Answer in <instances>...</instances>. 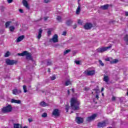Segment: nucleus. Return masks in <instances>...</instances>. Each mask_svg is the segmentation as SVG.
I'll list each match as a JSON object with an SVG mask.
<instances>
[{
	"label": "nucleus",
	"instance_id": "obj_1",
	"mask_svg": "<svg viewBox=\"0 0 128 128\" xmlns=\"http://www.w3.org/2000/svg\"><path fill=\"white\" fill-rule=\"evenodd\" d=\"M71 108L73 110H80V102L76 98H73L70 100Z\"/></svg>",
	"mask_w": 128,
	"mask_h": 128
},
{
	"label": "nucleus",
	"instance_id": "obj_2",
	"mask_svg": "<svg viewBox=\"0 0 128 128\" xmlns=\"http://www.w3.org/2000/svg\"><path fill=\"white\" fill-rule=\"evenodd\" d=\"M112 48V46H107V47H102L98 48L97 49L98 52H106L107 50H110Z\"/></svg>",
	"mask_w": 128,
	"mask_h": 128
},
{
	"label": "nucleus",
	"instance_id": "obj_3",
	"mask_svg": "<svg viewBox=\"0 0 128 128\" xmlns=\"http://www.w3.org/2000/svg\"><path fill=\"white\" fill-rule=\"evenodd\" d=\"M12 108V106L8 105V106L4 107L2 108V112H10Z\"/></svg>",
	"mask_w": 128,
	"mask_h": 128
},
{
	"label": "nucleus",
	"instance_id": "obj_4",
	"mask_svg": "<svg viewBox=\"0 0 128 128\" xmlns=\"http://www.w3.org/2000/svg\"><path fill=\"white\" fill-rule=\"evenodd\" d=\"M6 62L8 66H13V64H18V61L16 60H10L7 58L6 60Z\"/></svg>",
	"mask_w": 128,
	"mask_h": 128
},
{
	"label": "nucleus",
	"instance_id": "obj_5",
	"mask_svg": "<svg viewBox=\"0 0 128 128\" xmlns=\"http://www.w3.org/2000/svg\"><path fill=\"white\" fill-rule=\"evenodd\" d=\"M50 42H52L54 44H56V42H58V36L56 34H54L52 38L50 39Z\"/></svg>",
	"mask_w": 128,
	"mask_h": 128
},
{
	"label": "nucleus",
	"instance_id": "obj_6",
	"mask_svg": "<svg viewBox=\"0 0 128 128\" xmlns=\"http://www.w3.org/2000/svg\"><path fill=\"white\" fill-rule=\"evenodd\" d=\"M98 116V114H93L91 116L88 117L86 118V122H89L94 120L96 117Z\"/></svg>",
	"mask_w": 128,
	"mask_h": 128
},
{
	"label": "nucleus",
	"instance_id": "obj_7",
	"mask_svg": "<svg viewBox=\"0 0 128 128\" xmlns=\"http://www.w3.org/2000/svg\"><path fill=\"white\" fill-rule=\"evenodd\" d=\"M106 124H108V120H104L102 122H98V128H104V126H106Z\"/></svg>",
	"mask_w": 128,
	"mask_h": 128
},
{
	"label": "nucleus",
	"instance_id": "obj_8",
	"mask_svg": "<svg viewBox=\"0 0 128 128\" xmlns=\"http://www.w3.org/2000/svg\"><path fill=\"white\" fill-rule=\"evenodd\" d=\"M84 73L86 74V76H94L96 74V71L94 70H87L85 71Z\"/></svg>",
	"mask_w": 128,
	"mask_h": 128
},
{
	"label": "nucleus",
	"instance_id": "obj_9",
	"mask_svg": "<svg viewBox=\"0 0 128 128\" xmlns=\"http://www.w3.org/2000/svg\"><path fill=\"white\" fill-rule=\"evenodd\" d=\"M52 116H60V110L58 109H55L53 110L52 113Z\"/></svg>",
	"mask_w": 128,
	"mask_h": 128
},
{
	"label": "nucleus",
	"instance_id": "obj_10",
	"mask_svg": "<svg viewBox=\"0 0 128 128\" xmlns=\"http://www.w3.org/2000/svg\"><path fill=\"white\" fill-rule=\"evenodd\" d=\"M92 26V24L90 23H87L84 26V28H85V30H90Z\"/></svg>",
	"mask_w": 128,
	"mask_h": 128
},
{
	"label": "nucleus",
	"instance_id": "obj_11",
	"mask_svg": "<svg viewBox=\"0 0 128 128\" xmlns=\"http://www.w3.org/2000/svg\"><path fill=\"white\" fill-rule=\"evenodd\" d=\"M12 92L13 94H15L16 96V94H20L22 92V91L20 90H18V89L15 88L12 90Z\"/></svg>",
	"mask_w": 128,
	"mask_h": 128
},
{
	"label": "nucleus",
	"instance_id": "obj_12",
	"mask_svg": "<svg viewBox=\"0 0 128 128\" xmlns=\"http://www.w3.org/2000/svg\"><path fill=\"white\" fill-rule=\"evenodd\" d=\"M22 2L23 4V5L24 6H25L26 8H28V10H30V6H28V2L26 1V0H22Z\"/></svg>",
	"mask_w": 128,
	"mask_h": 128
},
{
	"label": "nucleus",
	"instance_id": "obj_13",
	"mask_svg": "<svg viewBox=\"0 0 128 128\" xmlns=\"http://www.w3.org/2000/svg\"><path fill=\"white\" fill-rule=\"evenodd\" d=\"M25 56H26V60H32V55L30 54V53L28 52V51H26V54Z\"/></svg>",
	"mask_w": 128,
	"mask_h": 128
},
{
	"label": "nucleus",
	"instance_id": "obj_14",
	"mask_svg": "<svg viewBox=\"0 0 128 128\" xmlns=\"http://www.w3.org/2000/svg\"><path fill=\"white\" fill-rule=\"evenodd\" d=\"M78 6L76 10V14H80V0H78Z\"/></svg>",
	"mask_w": 128,
	"mask_h": 128
},
{
	"label": "nucleus",
	"instance_id": "obj_15",
	"mask_svg": "<svg viewBox=\"0 0 128 128\" xmlns=\"http://www.w3.org/2000/svg\"><path fill=\"white\" fill-rule=\"evenodd\" d=\"M42 28L39 29L38 32V36H37V38L40 40L42 38Z\"/></svg>",
	"mask_w": 128,
	"mask_h": 128
},
{
	"label": "nucleus",
	"instance_id": "obj_16",
	"mask_svg": "<svg viewBox=\"0 0 128 128\" xmlns=\"http://www.w3.org/2000/svg\"><path fill=\"white\" fill-rule=\"evenodd\" d=\"M24 35L21 36L17 38L16 42H22V40H24Z\"/></svg>",
	"mask_w": 128,
	"mask_h": 128
},
{
	"label": "nucleus",
	"instance_id": "obj_17",
	"mask_svg": "<svg viewBox=\"0 0 128 128\" xmlns=\"http://www.w3.org/2000/svg\"><path fill=\"white\" fill-rule=\"evenodd\" d=\"M11 102L14 104H21L22 102L20 101V100H16L14 99H12L11 100Z\"/></svg>",
	"mask_w": 128,
	"mask_h": 128
},
{
	"label": "nucleus",
	"instance_id": "obj_18",
	"mask_svg": "<svg viewBox=\"0 0 128 128\" xmlns=\"http://www.w3.org/2000/svg\"><path fill=\"white\" fill-rule=\"evenodd\" d=\"M108 6H110V5L107 4H106L104 6H100V8H102V10H108Z\"/></svg>",
	"mask_w": 128,
	"mask_h": 128
},
{
	"label": "nucleus",
	"instance_id": "obj_19",
	"mask_svg": "<svg viewBox=\"0 0 128 128\" xmlns=\"http://www.w3.org/2000/svg\"><path fill=\"white\" fill-rule=\"evenodd\" d=\"M73 22L72 20H68L66 22V24L68 26H72Z\"/></svg>",
	"mask_w": 128,
	"mask_h": 128
},
{
	"label": "nucleus",
	"instance_id": "obj_20",
	"mask_svg": "<svg viewBox=\"0 0 128 128\" xmlns=\"http://www.w3.org/2000/svg\"><path fill=\"white\" fill-rule=\"evenodd\" d=\"M40 106H48V104H46V102H42L40 103Z\"/></svg>",
	"mask_w": 128,
	"mask_h": 128
},
{
	"label": "nucleus",
	"instance_id": "obj_21",
	"mask_svg": "<svg viewBox=\"0 0 128 128\" xmlns=\"http://www.w3.org/2000/svg\"><path fill=\"white\" fill-rule=\"evenodd\" d=\"M76 122L78 124H80V117L77 116L76 118Z\"/></svg>",
	"mask_w": 128,
	"mask_h": 128
},
{
	"label": "nucleus",
	"instance_id": "obj_22",
	"mask_svg": "<svg viewBox=\"0 0 128 128\" xmlns=\"http://www.w3.org/2000/svg\"><path fill=\"white\" fill-rule=\"evenodd\" d=\"M124 42H126V44L128 45V34H126L124 36Z\"/></svg>",
	"mask_w": 128,
	"mask_h": 128
},
{
	"label": "nucleus",
	"instance_id": "obj_23",
	"mask_svg": "<svg viewBox=\"0 0 128 128\" xmlns=\"http://www.w3.org/2000/svg\"><path fill=\"white\" fill-rule=\"evenodd\" d=\"M108 80H110V78H108V76H104V81L106 82H108Z\"/></svg>",
	"mask_w": 128,
	"mask_h": 128
},
{
	"label": "nucleus",
	"instance_id": "obj_24",
	"mask_svg": "<svg viewBox=\"0 0 128 128\" xmlns=\"http://www.w3.org/2000/svg\"><path fill=\"white\" fill-rule=\"evenodd\" d=\"M26 51H24L22 53L18 54V56H26Z\"/></svg>",
	"mask_w": 128,
	"mask_h": 128
},
{
	"label": "nucleus",
	"instance_id": "obj_25",
	"mask_svg": "<svg viewBox=\"0 0 128 128\" xmlns=\"http://www.w3.org/2000/svg\"><path fill=\"white\" fill-rule=\"evenodd\" d=\"M117 62H118V59H114L112 61H110V63L112 64H117Z\"/></svg>",
	"mask_w": 128,
	"mask_h": 128
},
{
	"label": "nucleus",
	"instance_id": "obj_26",
	"mask_svg": "<svg viewBox=\"0 0 128 128\" xmlns=\"http://www.w3.org/2000/svg\"><path fill=\"white\" fill-rule=\"evenodd\" d=\"M70 81L67 80L65 82V86H70Z\"/></svg>",
	"mask_w": 128,
	"mask_h": 128
},
{
	"label": "nucleus",
	"instance_id": "obj_27",
	"mask_svg": "<svg viewBox=\"0 0 128 128\" xmlns=\"http://www.w3.org/2000/svg\"><path fill=\"white\" fill-rule=\"evenodd\" d=\"M14 128H20V124H14Z\"/></svg>",
	"mask_w": 128,
	"mask_h": 128
},
{
	"label": "nucleus",
	"instance_id": "obj_28",
	"mask_svg": "<svg viewBox=\"0 0 128 128\" xmlns=\"http://www.w3.org/2000/svg\"><path fill=\"white\" fill-rule=\"evenodd\" d=\"M10 22H7L6 23V28H8V26H10Z\"/></svg>",
	"mask_w": 128,
	"mask_h": 128
},
{
	"label": "nucleus",
	"instance_id": "obj_29",
	"mask_svg": "<svg viewBox=\"0 0 128 128\" xmlns=\"http://www.w3.org/2000/svg\"><path fill=\"white\" fill-rule=\"evenodd\" d=\"M23 89L24 92H28V90H26V85L23 86Z\"/></svg>",
	"mask_w": 128,
	"mask_h": 128
},
{
	"label": "nucleus",
	"instance_id": "obj_30",
	"mask_svg": "<svg viewBox=\"0 0 128 128\" xmlns=\"http://www.w3.org/2000/svg\"><path fill=\"white\" fill-rule=\"evenodd\" d=\"M4 56H5V58H8V57L10 56V52H7L5 54Z\"/></svg>",
	"mask_w": 128,
	"mask_h": 128
},
{
	"label": "nucleus",
	"instance_id": "obj_31",
	"mask_svg": "<svg viewBox=\"0 0 128 128\" xmlns=\"http://www.w3.org/2000/svg\"><path fill=\"white\" fill-rule=\"evenodd\" d=\"M42 116V118H46L48 116V114L46 112L43 113Z\"/></svg>",
	"mask_w": 128,
	"mask_h": 128
},
{
	"label": "nucleus",
	"instance_id": "obj_32",
	"mask_svg": "<svg viewBox=\"0 0 128 128\" xmlns=\"http://www.w3.org/2000/svg\"><path fill=\"white\" fill-rule=\"evenodd\" d=\"M10 32H13L14 30V26H10Z\"/></svg>",
	"mask_w": 128,
	"mask_h": 128
},
{
	"label": "nucleus",
	"instance_id": "obj_33",
	"mask_svg": "<svg viewBox=\"0 0 128 128\" xmlns=\"http://www.w3.org/2000/svg\"><path fill=\"white\" fill-rule=\"evenodd\" d=\"M68 110H70V106L68 105H66V112H68Z\"/></svg>",
	"mask_w": 128,
	"mask_h": 128
},
{
	"label": "nucleus",
	"instance_id": "obj_34",
	"mask_svg": "<svg viewBox=\"0 0 128 128\" xmlns=\"http://www.w3.org/2000/svg\"><path fill=\"white\" fill-rule=\"evenodd\" d=\"M56 20L58 22H60L62 20V17H60V16H58L56 18Z\"/></svg>",
	"mask_w": 128,
	"mask_h": 128
},
{
	"label": "nucleus",
	"instance_id": "obj_35",
	"mask_svg": "<svg viewBox=\"0 0 128 128\" xmlns=\"http://www.w3.org/2000/svg\"><path fill=\"white\" fill-rule=\"evenodd\" d=\"M70 52V50H67L64 52V54H68Z\"/></svg>",
	"mask_w": 128,
	"mask_h": 128
},
{
	"label": "nucleus",
	"instance_id": "obj_36",
	"mask_svg": "<svg viewBox=\"0 0 128 128\" xmlns=\"http://www.w3.org/2000/svg\"><path fill=\"white\" fill-rule=\"evenodd\" d=\"M74 62L76 64H80V60H75Z\"/></svg>",
	"mask_w": 128,
	"mask_h": 128
},
{
	"label": "nucleus",
	"instance_id": "obj_37",
	"mask_svg": "<svg viewBox=\"0 0 128 128\" xmlns=\"http://www.w3.org/2000/svg\"><path fill=\"white\" fill-rule=\"evenodd\" d=\"M99 64H100L102 66H104V64L102 62L101 60H99Z\"/></svg>",
	"mask_w": 128,
	"mask_h": 128
},
{
	"label": "nucleus",
	"instance_id": "obj_38",
	"mask_svg": "<svg viewBox=\"0 0 128 128\" xmlns=\"http://www.w3.org/2000/svg\"><path fill=\"white\" fill-rule=\"evenodd\" d=\"M52 64V62L50 60H48L47 62V66H50Z\"/></svg>",
	"mask_w": 128,
	"mask_h": 128
},
{
	"label": "nucleus",
	"instance_id": "obj_39",
	"mask_svg": "<svg viewBox=\"0 0 128 128\" xmlns=\"http://www.w3.org/2000/svg\"><path fill=\"white\" fill-rule=\"evenodd\" d=\"M50 78L52 80H56V76H52L50 77Z\"/></svg>",
	"mask_w": 128,
	"mask_h": 128
},
{
	"label": "nucleus",
	"instance_id": "obj_40",
	"mask_svg": "<svg viewBox=\"0 0 128 128\" xmlns=\"http://www.w3.org/2000/svg\"><path fill=\"white\" fill-rule=\"evenodd\" d=\"M47 33L48 36H50L52 34V31H50V30H49L48 31Z\"/></svg>",
	"mask_w": 128,
	"mask_h": 128
},
{
	"label": "nucleus",
	"instance_id": "obj_41",
	"mask_svg": "<svg viewBox=\"0 0 128 128\" xmlns=\"http://www.w3.org/2000/svg\"><path fill=\"white\" fill-rule=\"evenodd\" d=\"M84 90L88 91V90H90V88H88V87H85Z\"/></svg>",
	"mask_w": 128,
	"mask_h": 128
},
{
	"label": "nucleus",
	"instance_id": "obj_42",
	"mask_svg": "<svg viewBox=\"0 0 128 128\" xmlns=\"http://www.w3.org/2000/svg\"><path fill=\"white\" fill-rule=\"evenodd\" d=\"M112 102H114V100H116V97L113 96L112 97Z\"/></svg>",
	"mask_w": 128,
	"mask_h": 128
},
{
	"label": "nucleus",
	"instance_id": "obj_43",
	"mask_svg": "<svg viewBox=\"0 0 128 128\" xmlns=\"http://www.w3.org/2000/svg\"><path fill=\"white\" fill-rule=\"evenodd\" d=\"M19 12H20L21 14H22L24 12V10H22V9H20L19 10Z\"/></svg>",
	"mask_w": 128,
	"mask_h": 128
},
{
	"label": "nucleus",
	"instance_id": "obj_44",
	"mask_svg": "<svg viewBox=\"0 0 128 128\" xmlns=\"http://www.w3.org/2000/svg\"><path fill=\"white\" fill-rule=\"evenodd\" d=\"M32 120H33L32 118H28V121L29 122H32Z\"/></svg>",
	"mask_w": 128,
	"mask_h": 128
},
{
	"label": "nucleus",
	"instance_id": "obj_45",
	"mask_svg": "<svg viewBox=\"0 0 128 128\" xmlns=\"http://www.w3.org/2000/svg\"><path fill=\"white\" fill-rule=\"evenodd\" d=\"M44 2L48 3L50 2V0H44Z\"/></svg>",
	"mask_w": 128,
	"mask_h": 128
},
{
	"label": "nucleus",
	"instance_id": "obj_46",
	"mask_svg": "<svg viewBox=\"0 0 128 128\" xmlns=\"http://www.w3.org/2000/svg\"><path fill=\"white\" fill-rule=\"evenodd\" d=\"M8 4H11V2H12V0H8Z\"/></svg>",
	"mask_w": 128,
	"mask_h": 128
},
{
	"label": "nucleus",
	"instance_id": "obj_47",
	"mask_svg": "<svg viewBox=\"0 0 128 128\" xmlns=\"http://www.w3.org/2000/svg\"><path fill=\"white\" fill-rule=\"evenodd\" d=\"M62 34V36H66V32H63Z\"/></svg>",
	"mask_w": 128,
	"mask_h": 128
},
{
	"label": "nucleus",
	"instance_id": "obj_48",
	"mask_svg": "<svg viewBox=\"0 0 128 128\" xmlns=\"http://www.w3.org/2000/svg\"><path fill=\"white\" fill-rule=\"evenodd\" d=\"M84 122V118H80V124H82Z\"/></svg>",
	"mask_w": 128,
	"mask_h": 128
},
{
	"label": "nucleus",
	"instance_id": "obj_49",
	"mask_svg": "<svg viewBox=\"0 0 128 128\" xmlns=\"http://www.w3.org/2000/svg\"><path fill=\"white\" fill-rule=\"evenodd\" d=\"M73 28L74 29L76 28V24H75L73 26Z\"/></svg>",
	"mask_w": 128,
	"mask_h": 128
},
{
	"label": "nucleus",
	"instance_id": "obj_50",
	"mask_svg": "<svg viewBox=\"0 0 128 128\" xmlns=\"http://www.w3.org/2000/svg\"><path fill=\"white\" fill-rule=\"evenodd\" d=\"M4 7H2L0 10L1 12H4Z\"/></svg>",
	"mask_w": 128,
	"mask_h": 128
},
{
	"label": "nucleus",
	"instance_id": "obj_51",
	"mask_svg": "<svg viewBox=\"0 0 128 128\" xmlns=\"http://www.w3.org/2000/svg\"><path fill=\"white\" fill-rule=\"evenodd\" d=\"M125 16H128V12H125Z\"/></svg>",
	"mask_w": 128,
	"mask_h": 128
},
{
	"label": "nucleus",
	"instance_id": "obj_52",
	"mask_svg": "<svg viewBox=\"0 0 128 128\" xmlns=\"http://www.w3.org/2000/svg\"><path fill=\"white\" fill-rule=\"evenodd\" d=\"M105 60H106V62H110V58H107L106 59H105Z\"/></svg>",
	"mask_w": 128,
	"mask_h": 128
},
{
	"label": "nucleus",
	"instance_id": "obj_53",
	"mask_svg": "<svg viewBox=\"0 0 128 128\" xmlns=\"http://www.w3.org/2000/svg\"><path fill=\"white\" fill-rule=\"evenodd\" d=\"M96 98H97V100H98V98H100V96H98V95L96 94Z\"/></svg>",
	"mask_w": 128,
	"mask_h": 128
},
{
	"label": "nucleus",
	"instance_id": "obj_54",
	"mask_svg": "<svg viewBox=\"0 0 128 128\" xmlns=\"http://www.w3.org/2000/svg\"><path fill=\"white\" fill-rule=\"evenodd\" d=\"M78 24H80V20H78Z\"/></svg>",
	"mask_w": 128,
	"mask_h": 128
},
{
	"label": "nucleus",
	"instance_id": "obj_55",
	"mask_svg": "<svg viewBox=\"0 0 128 128\" xmlns=\"http://www.w3.org/2000/svg\"><path fill=\"white\" fill-rule=\"evenodd\" d=\"M44 20H48V18L44 17Z\"/></svg>",
	"mask_w": 128,
	"mask_h": 128
},
{
	"label": "nucleus",
	"instance_id": "obj_56",
	"mask_svg": "<svg viewBox=\"0 0 128 128\" xmlns=\"http://www.w3.org/2000/svg\"><path fill=\"white\" fill-rule=\"evenodd\" d=\"M104 88H102L101 90V92H104Z\"/></svg>",
	"mask_w": 128,
	"mask_h": 128
},
{
	"label": "nucleus",
	"instance_id": "obj_57",
	"mask_svg": "<svg viewBox=\"0 0 128 128\" xmlns=\"http://www.w3.org/2000/svg\"><path fill=\"white\" fill-rule=\"evenodd\" d=\"M68 94H70V90H68Z\"/></svg>",
	"mask_w": 128,
	"mask_h": 128
},
{
	"label": "nucleus",
	"instance_id": "obj_58",
	"mask_svg": "<svg viewBox=\"0 0 128 128\" xmlns=\"http://www.w3.org/2000/svg\"><path fill=\"white\" fill-rule=\"evenodd\" d=\"M48 72H50V68H48Z\"/></svg>",
	"mask_w": 128,
	"mask_h": 128
},
{
	"label": "nucleus",
	"instance_id": "obj_59",
	"mask_svg": "<svg viewBox=\"0 0 128 128\" xmlns=\"http://www.w3.org/2000/svg\"><path fill=\"white\" fill-rule=\"evenodd\" d=\"M72 92H74V89H72Z\"/></svg>",
	"mask_w": 128,
	"mask_h": 128
},
{
	"label": "nucleus",
	"instance_id": "obj_60",
	"mask_svg": "<svg viewBox=\"0 0 128 128\" xmlns=\"http://www.w3.org/2000/svg\"><path fill=\"white\" fill-rule=\"evenodd\" d=\"M77 116H78V114H76Z\"/></svg>",
	"mask_w": 128,
	"mask_h": 128
},
{
	"label": "nucleus",
	"instance_id": "obj_61",
	"mask_svg": "<svg viewBox=\"0 0 128 128\" xmlns=\"http://www.w3.org/2000/svg\"><path fill=\"white\" fill-rule=\"evenodd\" d=\"M96 90V89H95V90Z\"/></svg>",
	"mask_w": 128,
	"mask_h": 128
},
{
	"label": "nucleus",
	"instance_id": "obj_62",
	"mask_svg": "<svg viewBox=\"0 0 128 128\" xmlns=\"http://www.w3.org/2000/svg\"><path fill=\"white\" fill-rule=\"evenodd\" d=\"M102 96H104V93H102Z\"/></svg>",
	"mask_w": 128,
	"mask_h": 128
},
{
	"label": "nucleus",
	"instance_id": "obj_63",
	"mask_svg": "<svg viewBox=\"0 0 128 128\" xmlns=\"http://www.w3.org/2000/svg\"><path fill=\"white\" fill-rule=\"evenodd\" d=\"M56 46H58V44H57Z\"/></svg>",
	"mask_w": 128,
	"mask_h": 128
}]
</instances>
